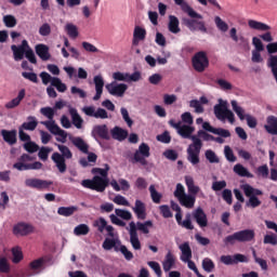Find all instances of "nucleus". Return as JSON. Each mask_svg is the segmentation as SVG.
<instances>
[{
    "instance_id": "obj_57",
    "label": "nucleus",
    "mask_w": 277,
    "mask_h": 277,
    "mask_svg": "<svg viewBox=\"0 0 277 277\" xmlns=\"http://www.w3.org/2000/svg\"><path fill=\"white\" fill-rule=\"evenodd\" d=\"M113 201L115 202V205H119L120 207H131V203L129 202V200H127V198L122 195H117Z\"/></svg>"
},
{
    "instance_id": "obj_21",
    "label": "nucleus",
    "mask_w": 277,
    "mask_h": 277,
    "mask_svg": "<svg viewBox=\"0 0 277 277\" xmlns=\"http://www.w3.org/2000/svg\"><path fill=\"white\" fill-rule=\"evenodd\" d=\"M236 234L238 236L239 243L254 241V237H256V233H254V229H242V230L236 232Z\"/></svg>"
},
{
    "instance_id": "obj_27",
    "label": "nucleus",
    "mask_w": 277,
    "mask_h": 277,
    "mask_svg": "<svg viewBox=\"0 0 277 277\" xmlns=\"http://www.w3.org/2000/svg\"><path fill=\"white\" fill-rule=\"evenodd\" d=\"M95 83V95L93 96V101H100L101 96H103V88H105V81L102 76H95L93 78Z\"/></svg>"
},
{
    "instance_id": "obj_60",
    "label": "nucleus",
    "mask_w": 277,
    "mask_h": 277,
    "mask_svg": "<svg viewBox=\"0 0 277 277\" xmlns=\"http://www.w3.org/2000/svg\"><path fill=\"white\" fill-rule=\"evenodd\" d=\"M113 79L116 81H126V83H129V72H121V71L114 72Z\"/></svg>"
},
{
    "instance_id": "obj_58",
    "label": "nucleus",
    "mask_w": 277,
    "mask_h": 277,
    "mask_svg": "<svg viewBox=\"0 0 277 277\" xmlns=\"http://www.w3.org/2000/svg\"><path fill=\"white\" fill-rule=\"evenodd\" d=\"M263 243L269 245V246H276L277 245V235L276 234H266L263 239Z\"/></svg>"
},
{
    "instance_id": "obj_16",
    "label": "nucleus",
    "mask_w": 277,
    "mask_h": 277,
    "mask_svg": "<svg viewBox=\"0 0 277 277\" xmlns=\"http://www.w3.org/2000/svg\"><path fill=\"white\" fill-rule=\"evenodd\" d=\"M30 233H34V226L28 223L19 222L13 226V235L16 237H27Z\"/></svg>"
},
{
    "instance_id": "obj_24",
    "label": "nucleus",
    "mask_w": 277,
    "mask_h": 277,
    "mask_svg": "<svg viewBox=\"0 0 277 277\" xmlns=\"http://www.w3.org/2000/svg\"><path fill=\"white\" fill-rule=\"evenodd\" d=\"M132 211L135 213L137 220H146V203L136 199Z\"/></svg>"
},
{
    "instance_id": "obj_4",
    "label": "nucleus",
    "mask_w": 277,
    "mask_h": 277,
    "mask_svg": "<svg viewBox=\"0 0 277 277\" xmlns=\"http://www.w3.org/2000/svg\"><path fill=\"white\" fill-rule=\"evenodd\" d=\"M240 189H242L245 196L249 198V200L246 202V207H251V209L261 207V201L259 200L258 196H263V190L254 188L250 184H242Z\"/></svg>"
},
{
    "instance_id": "obj_36",
    "label": "nucleus",
    "mask_w": 277,
    "mask_h": 277,
    "mask_svg": "<svg viewBox=\"0 0 277 277\" xmlns=\"http://www.w3.org/2000/svg\"><path fill=\"white\" fill-rule=\"evenodd\" d=\"M71 144H74V146H76V148H78V150L81 153L88 154V150H90L88 143H85V141L79 136L71 138Z\"/></svg>"
},
{
    "instance_id": "obj_22",
    "label": "nucleus",
    "mask_w": 277,
    "mask_h": 277,
    "mask_svg": "<svg viewBox=\"0 0 277 277\" xmlns=\"http://www.w3.org/2000/svg\"><path fill=\"white\" fill-rule=\"evenodd\" d=\"M1 135L4 142L9 144V146H14V144L18 142V132L16 130H1Z\"/></svg>"
},
{
    "instance_id": "obj_8",
    "label": "nucleus",
    "mask_w": 277,
    "mask_h": 277,
    "mask_svg": "<svg viewBox=\"0 0 277 277\" xmlns=\"http://www.w3.org/2000/svg\"><path fill=\"white\" fill-rule=\"evenodd\" d=\"M148 157H150V146L146 143H142L138 149L134 153L133 157H130V163H141V166H148Z\"/></svg>"
},
{
    "instance_id": "obj_38",
    "label": "nucleus",
    "mask_w": 277,
    "mask_h": 277,
    "mask_svg": "<svg viewBox=\"0 0 277 277\" xmlns=\"http://www.w3.org/2000/svg\"><path fill=\"white\" fill-rule=\"evenodd\" d=\"M174 263H175L174 255L172 254V252H168L162 263L163 271L170 272V269L174 267Z\"/></svg>"
},
{
    "instance_id": "obj_41",
    "label": "nucleus",
    "mask_w": 277,
    "mask_h": 277,
    "mask_svg": "<svg viewBox=\"0 0 277 277\" xmlns=\"http://www.w3.org/2000/svg\"><path fill=\"white\" fill-rule=\"evenodd\" d=\"M90 234V226L88 224H79L74 228V235L81 237Z\"/></svg>"
},
{
    "instance_id": "obj_2",
    "label": "nucleus",
    "mask_w": 277,
    "mask_h": 277,
    "mask_svg": "<svg viewBox=\"0 0 277 277\" xmlns=\"http://www.w3.org/2000/svg\"><path fill=\"white\" fill-rule=\"evenodd\" d=\"M91 172L92 174L100 175L93 176L92 180H83L81 182L82 187H85V189H92L93 192L103 194V192H105V189L109 187V177H107V174L109 172V166L106 164V169L93 168Z\"/></svg>"
},
{
    "instance_id": "obj_48",
    "label": "nucleus",
    "mask_w": 277,
    "mask_h": 277,
    "mask_svg": "<svg viewBox=\"0 0 277 277\" xmlns=\"http://www.w3.org/2000/svg\"><path fill=\"white\" fill-rule=\"evenodd\" d=\"M202 269H205L208 274H211L213 269H215V263H213V260L206 258L202 260Z\"/></svg>"
},
{
    "instance_id": "obj_28",
    "label": "nucleus",
    "mask_w": 277,
    "mask_h": 277,
    "mask_svg": "<svg viewBox=\"0 0 277 277\" xmlns=\"http://www.w3.org/2000/svg\"><path fill=\"white\" fill-rule=\"evenodd\" d=\"M181 22L175 15H169L168 29L171 34H181Z\"/></svg>"
},
{
    "instance_id": "obj_11",
    "label": "nucleus",
    "mask_w": 277,
    "mask_h": 277,
    "mask_svg": "<svg viewBox=\"0 0 277 277\" xmlns=\"http://www.w3.org/2000/svg\"><path fill=\"white\" fill-rule=\"evenodd\" d=\"M41 124L52 133V135H58L61 138H56L57 142H62V144H66V138L68 137V133L62 130L60 126L55 123V120L52 121H41Z\"/></svg>"
},
{
    "instance_id": "obj_59",
    "label": "nucleus",
    "mask_w": 277,
    "mask_h": 277,
    "mask_svg": "<svg viewBox=\"0 0 277 277\" xmlns=\"http://www.w3.org/2000/svg\"><path fill=\"white\" fill-rule=\"evenodd\" d=\"M162 155L166 159H169V161H176V159H179V153L174 149H166Z\"/></svg>"
},
{
    "instance_id": "obj_54",
    "label": "nucleus",
    "mask_w": 277,
    "mask_h": 277,
    "mask_svg": "<svg viewBox=\"0 0 277 277\" xmlns=\"http://www.w3.org/2000/svg\"><path fill=\"white\" fill-rule=\"evenodd\" d=\"M3 23H4L5 27H9L10 29H12V27H16L17 21L14 15H4Z\"/></svg>"
},
{
    "instance_id": "obj_9",
    "label": "nucleus",
    "mask_w": 277,
    "mask_h": 277,
    "mask_svg": "<svg viewBox=\"0 0 277 277\" xmlns=\"http://www.w3.org/2000/svg\"><path fill=\"white\" fill-rule=\"evenodd\" d=\"M192 62H193V68L197 72H205V70L209 68V57H207V52L205 51L197 52L193 56Z\"/></svg>"
},
{
    "instance_id": "obj_3",
    "label": "nucleus",
    "mask_w": 277,
    "mask_h": 277,
    "mask_svg": "<svg viewBox=\"0 0 277 277\" xmlns=\"http://www.w3.org/2000/svg\"><path fill=\"white\" fill-rule=\"evenodd\" d=\"M56 146L61 154L57 151L53 153L51 159L55 162L58 172L64 174L67 170L66 159H72V151H70V148L66 145L56 144Z\"/></svg>"
},
{
    "instance_id": "obj_23",
    "label": "nucleus",
    "mask_w": 277,
    "mask_h": 277,
    "mask_svg": "<svg viewBox=\"0 0 277 277\" xmlns=\"http://www.w3.org/2000/svg\"><path fill=\"white\" fill-rule=\"evenodd\" d=\"M174 2L176 5H181L182 10L185 14H188L190 18H203L200 13L196 12L187 2H184V0H174Z\"/></svg>"
},
{
    "instance_id": "obj_31",
    "label": "nucleus",
    "mask_w": 277,
    "mask_h": 277,
    "mask_svg": "<svg viewBox=\"0 0 277 277\" xmlns=\"http://www.w3.org/2000/svg\"><path fill=\"white\" fill-rule=\"evenodd\" d=\"M25 94H26L25 89H22L15 98L11 100L5 104V108L14 109L15 107H18L23 98H25Z\"/></svg>"
},
{
    "instance_id": "obj_5",
    "label": "nucleus",
    "mask_w": 277,
    "mask_h": 277,
    "mask_svg": "<svg viewBox=\"0 0 277 277\" xmlns=\"http://www.w3.org/2000/svg\"><path fill=\"white\" fill-rule=\"evenodd\" d=\"M214 116L217 120H221V122L228 120L230 124H235V114L228 109V102L222 98H220L219 104L214 106Z\"/></svg>"
},
{
    "instance_id": "obj_35",
    "label": "nucleus",
    "mask_w": 277,
    "mask_h": 277,
    "mask_svg": "<svg viewBox=\"0 0 277 277\" xmlns=\"http://www.w3.org/2000/svg\"><path fill=\"white\" fill-rule=\"evenodd\" d=\"M179 202L182 207L186 209H194L196 205V197L193 195H184L182 198L179 199Z\"/></svg>"
},
{
    "instance_id": "obj_49",
    "label": "nucleus",
    "mask_w": 277,
    "mask_h": 277,
    "mask_svg": "<svg viewBox=\"0 0 277 277\" xmlns=\"http://www.w3.org/2000/svg\"><path fill=\"white\" fill-rule=\"evenodd\" d=\"M47 264V258H39L32 262H30L29 266L30 269H42Z\"/></svg>"
},
{
    "instance_id": "obj_6",
    "label": "nucleus",
    "mask_w": 277,
    "mask_h": 277,
    "mask_svg": "<svg viewBox=\"0 0 277 277\" xmlns=\"http://www.w3.org/2000/svg\"><path fill=\"white\" fill-rule=\"evenodd\" d=\"M36 159L35 157L30 156L29 154H23L18 161L13 164V168L15 170H18L19 172H25L27 170H42V162L35 161L32 163H29V161H34Z\"/></svg>"
},
{
    "instance_id": "obj_20",
    "label": "nucleus",
    "mask_w": 277,
    "mask_h": 277,
    "mask_svg": "<svg viewBox=\"0 0 277 277\" xmlns=\"http://www.w3.org/2000/svg\"><path fill=\"white\" fill-rule=\"evenodd\" d=\"M35 53L42 60V62H49L51 60V52H49V45L44 43H38L35 47Z\"/></svg>"
},
{
    "instance_id": "obj_1",
    "label": "nucleus",
    "mask_w": 277,
    "mask_h": 277,
    "mask_svg": "<svg viewBox=\"0 0 277 277\" xmlns=\"http://www.w3.org/2000/svg\"><path fill=\"white\" fill-rule=\"evenodd\" d=\"M177 133L184 137V140H192L193 143L186 149L187 161H189L192 166H198V163H200V150H202V141L197 135H192V133H194V128L190 126H180Z\"/></svg>"
},
{
    "instance_id": "obj_47",
    "label": "nucleus",
    "mask_w": 277,
    "mask_h": 277,
    "mask_svg": "<svg viewBox=\"0 0 277 277\" xmlns=\"http://www.w3.org/2000/svg\"><path fill=\"white\" fill-rule=\"evenodd\" d=\"M94 228H97L98 233H105L107 227V220L105 217H100L93 222Z\"/></svg>"
},
{
    "instance_id": "obj_18",
    "label": "nucleus",
    "mask_w": 277,
    "mask_h": 277,
    "mask_svg": "<svg viewBox=\"0 0 277 277\" xmlns=\"http://www.w3.org/2000/svg\"><path fill=\"white\" fill-rule=\"evenodd\" d=\"M92 137H94V140H98V137L100 140H111L107 124L95 126L92 130Z\"/></svg>"
},
{
    "instance_id": "obj_30",
    "label": "nucleus",
    "mask_w": 277,
    "mask_h": 277,
    "mask_svg": "<svg viewBox=\"0 0 277 277\" xmlns=\"http://www.w3.org/2000/svg\"><path fill=\"white\" fill-rule=\"evenodd\" d=\"M180 250L182 252L181 261L183 263H188V261H192V247H189V242H184L180 246Z\"/></svg>"
},
{
    "instance_id": "obj_53",
    "label": "nucleus",
    "mask_w": 277,
    "mask_h": 277,
    "mask_svg": "<svg viewBox=\"0 0 277 277\" xmlns=\"http://www.w3.org/2000/svg\"><path fill=\"white\" fill-rule=\"evenodd\" d=\"M159 211H160L162 217H164V220H168V219L174 216V214L172 213V210H170V206H168V205L160 206Z\"/></svg>"
},
{
    "instance_id": "obj_43",
    "label": "nucleus",
    "mask_w": 277,
    "mask_h": 277,
    "mask_svg": "<svg viewBox=\"0 0 277 277\" xmlns=\"http://www.w3.org/2000/svg\"><path fill=\"white\" fill-rule=\"evenodd\" d=\"M11 51H13L15 62H21V60H23L27 53V50H23L15 44L11 45Z\"/></svg>"
},
{
    "instance_id": "obj_42",
    "label": "nucleus",
    "mask_w": 277,
    "mask_h": 277,
    "mask_svg": "<svg viewBox=\"0 0 277 277\" xmlns=\"http://www.w3.org/2000/svg\"><path fill=\"white\" fill-rule=\"evenodd\" d=\"M75 211H77V207H60L57 209L58 215H63V217H70V215L75 214Z\"/></svg>"
},
{
    "instance_id": "obj_29",
    "label": "nucleus",
    "mask_w": 277,
    "mask_h": 277,
    "mask_svg": "<svg viewBox=\"0 0 277 277\" xmlns=\"http://www.w3.org/2000/svg\"><path fill=\"white\" fill-rule=\"evenodd\" d=\"M110 133L113 140H117L118 142H124V138L129 137V132L120 127H115Z\"/></svg>"
},
{
    "instance_id": "obj_62",
    "label": "nucleus",
    "mask_w": 277,
    "mask_h": 277,
    "mask_svg": "<svg viewBox=\"0 0 277 277\" xmlns=\"http://www.w3.org/2000/svg\"><path fill=\"white\" fill-rule=\"evenodd\" d=\"M24 148L27 153H38V149L40 148L38 144L35 142L28 141L27 143L24 144Z\"/></svg>"
},
{
    "instance_id": "obj_13",
    "label": "nucleus",
    "mask_w": 277,
    "mask_h": 277,
    "mask_svg": "<svg viewBox=\"0 0 277 277\" xmlns=\"http://www.w3.org/2000/svg\"><path fill=\"white\" fill-rule=\"evenodd\" d=\"M26 187H30L31 189H38V192H42L44 189H49L51 185H53V181L40 180V179H27L25 181Z\"/></svg>"
},
{
    "instance_id": "obj_52",
    "label": "nucleus",
    "mask_w": 277,
    "mask_h": 277,
    "mask_svg": "<svg viewBox=\"0 0 277 277\" xmlns=\"http://www.w3.org/2000/svg\"><path fill=\"white\" fill-rule=\"evenodd\" d=\"M115 213L117 217H121V220H133V214L129 212L128 210H122V209H115Z\"/></svg>"
},
{
    "instance_id": "obj_44",
    "label": "nucleus",
    "mask_w": 277,
    "mask_h": 277,
    "mask_svg": "<svg viewBox=\"0 0 277 277\" xmlns=\"http://www.w3.org/2000/svg\"><path fill=\"white\" fill-rule=\"evenodd\" d=\"M149 194L155 205H159V202H161V198H163V196L159 192H157L155 185L153 184L149 186Z\"/></svg>"
},
{
    "instance_id": "obj_56",
    "label": "nucleus",
    "mask_w": 277,
    "mask_h": 277,
    "mask_svg": "<svg viewBox=\"0 0 277 277\" xmlns=\"http://www.w3.org/2000/svg\"><path fill=\"white\" fill-rule=\"evenodd\" d=\"M65 29H66L69 38H77L79 36V30L77 29V27L74 24H67L65 26Z\"/></svg>"
},
{
    "instance_id": "obj_50",
    "label": "nucleus",
    "mask_w": 277,
    "mask_h": 277,
    "mask_svg": "<svg viewBox=\"0 0 277 277\" xmlns=\"http://www.w3.org/2000/svg\"><path fill=\"white\" fill-rule=\"evenodd\" d=\"M52 87L56 88L57 92H66V90H68V87H66V83L62 82V79L60 78H53Z\"/></svg>"
},
{
    "instance_id": "obj_19",
    "label": "nucleus",
    "mask_w": 277,
    "mask_h": 277,
    "mask_svg": "<svg viewBox=\"0 0 277 277\" xmlns=\"http://www.w3.org/2000/svg\"><path fill=\"white\" fill-rule=\"evenodd\" d=\"M193 217L198 224V226H200V228H207V226H209V220L207 219V213H205V210H202V208L200 207L197 208L193 212Z\"/></svg>"
},
{
    "instance_id": "obj_10",
    "label": "nucleus",
    "mask_w": 277,
    "mask_h": 277,
    "mask_svg": "<svg viewBox=\"0 0 277 277\" xmlns=\"http://www.w3.org/2000/svg\"><path fill=\"white\" fill-rule=\"evenodd\" d=\"M183 25L189 29V31H201V34H207V26L205 22H202V18L198 17H184L182 18Z\"/></svg>"
},
{
    "instance_id": "obj_55",
    "label": "nucleus",
    "mask_w": 277,
    "mask_h": 277,
    "mask_svg": "<svg viewBox=\"0 0 277 277\" xmlns=\"http://www.w3.org/2000/svg\"><path fill=\"white\" fill-rule=\"evenodd\" d=\"M189 107L195 109L196 114H205V107H202V104H200V101H198V100L190 101Z\"/></svg>"
},
{
    "instance_id": "obj_63",
    "label": "nucleus",
    "mask_w": 277,
    "mask_h": 277,
    "mask_svg": "<svg viewBox=\"0 0 277 277\" xmlns=\"http://www.w3.org/2000/svg\"><path fill=\"white\" fill-rule=\"evenodd\" d=\"M40 113L42 114V116H45V118H49L50 121H53V118L55 116V110H53V108L43 107L40 109Z\"/></svg>"
},
{
    "instance_id": "obj_7",
    "label": "nucleus",
    "mask_w": 277,
    "mask_h": 277,
    "mask_svg": "<svg viewBox=\"0 0 277 277\" xmlns=\"http://www.w3.org/2000/svg\"><path fill=\"white\" fill-rule=\"evenodd\" d=\"M170 205L172 211H176L175 220L177 222V225L182 226V228H186V230H194V224L192 223V213H187L183 221V210L181 209V206H179V203H176L174 200H171Z\"/></svg>"
},
{
    "instance_id": "obj_17",
    "label": "nucleus",
    "mask_w": 277,
    "mask_h": 277,
    "mask_svg": "<svg viewBox=\"0 0 277 277\" xmlns=\"http://www.w3.org/2000/svg\"><path fill=\"white\" fill-rule=\"evenodd\" d=\"M129 227L130 243L133 250H142V242L140 241V236L137 235V227L135 226V222H130Z\"/></svg>"
},
{
    "instance_id": "obj_15",
    "label": "nucleus",
    "mask_w": 277,
    "mask_h": 277,
    "mask_svg": "<svg viewBox=\"0 0 277 277\" xmlns=\"http://www.w3.org/2000/svg\"><path fill=\"white\" fill-rule=\"evenodd\" d=\"M83 114L85 116H89L90 118H101V120H106V118H109V115L107 114V110L104 108H94V106H85L82 108Z\"/></svg>"
},
{
    "instance_id": "obj_34",
    "label": "nucleus",
    "mask_w": 277,
    "mask_h": 277,
    "mask_svg": "<svg viewBox=\"0 0 277 277\" xmlns=\"http://www.w3.org/2000/svg\"><path fill=\"white\" fill-rule=\"evenodd\" d=\"M88 158H80L79 163L82 168H88V166H94L96 163V159H98V156L94 153H90V149H88Z\"/></svg>"
},
{
    "instance_id": "obj_46",
    "label": "nucleus",
    "mask_w": 277,
    "mask_h": 277,
    "mask_svg": "<svg viewBox=\"0 0 277 277\" xmlns=\"http://www.w3.org/2000/svg\"><path fill=\"white\" fill-rule=\"evenodd\" d=\"M185 183H186L189 194H193L194 196H196V194H198V192H200V187L195 186L194 179L185 177Z\"/></svg>"
},
{
    "instance_id": "obj_25",
    "label": "nucleus",
    "mask_w": 277,
    "mask_h": 277,
    "mask_svg": "<svg viewBox=\"0 0 277 277\" xmlns=\"http://www.w3.org/2000/svg\"><path fill=\"white\" fill-rule=\"evenodd\" d=\"M264 129L269 135H277V117L274 115L268 116Z\"/></svg>"
},
{
    "instance_id": "obj_12",
    "label": "nucleus",
    "mask_w": 277,
    "mask_h": 277,
    "mask_svg": "<svg viewBox=\"0 0 277 277\" xmlns=\"http://www.w3.org/2000/svg\"><path fill=\"white\" fill-rule=\"evenodd\" d=\"M232 107L240 120H247V124H248L249 129H256V124H258L256 118H254L250 115H243V108H241L237 104V101H232Z\"/></svg>"
},
{
    "instance_id": "obj_51",
    "label": "nucleus",
    "mask_w": 277,
    "mask_h": 277,
    "mask_svg": "<svg viewBox=\"0 0 277 277\" xmlns=\"http://www.w3.org/2000/svg\"><path fill=\"white\" fill-rule=\"evenodd\" d=\"M12 254H13V263H21L23 261V250L21 247H14L12 249Z\"/></svg>"
},
{
    "instance_id": "obj_64",
    "label": "nucleus",
    "mask_w": 277,
    "mask_h": 277,
    "mask_svg": "<svg viewBox=\"0 0 277 277\" xmlns=\"http://www.w3.org/2000/svg\"><path fill=\"white\" fill-rule=\"evenodd\" d=\"M40 36L47 37L51 36V25L49 23H44L39 28Z\"/></svg>"
},
{
    "instance_id": "obj_14",
    "label": "nucleus",
    "mask_w": 277,
    "mask_h": 277,
    "mask_svg": "<svg viewBox=\"0 0 277 277\" xmlns=\"http://www.w3.org/2000/svg\"><path fill=\"white\" fill-rule=\"evenodd\" d=\"M106 90L111 94V96H119L121 98L124 96L127 90H129V85L114 81L109 84H106Z\"/></svg>"
},
{
    "instance_id": "obj_39",
    "label": "nucleus",
    "mask_w": 277,
    "mask_h": 277,
    "mask_svg": "<svg viewBox=\"0 0 277 277\" xmlns=\"http://www.w3.org/2000/svg\"><path fill=\"white\" fill-rule=\"evenodd\" d=\"M135 226L136 232L140 230L143 235H148V233H150V229L148 228H153V221H145L144 223L136 222Z\"/></svg>"
},
{
    "instance_id": "obj_61",
    "label": "nucleus",
    "mask_w": 277,
    "mask_h": 277,
    "mask_svg": "<svg viewBox=\"0 0 277 277\" xmlns=\"http://www.w3.org/2000/svg\"><path fill=\"white\" fill-rule=\"evenodd\" d=\"M206 159H208L210 163H220V158H217L215 151L211 149L206 150Z\"/></svg>"
},
{
    "instance_id": "obj_40",
    "label": "nucleus",
    "mask_w": 277,
    "mask_h": 277,
    "mask_svg": "<svg viewBox=\"0 0 277 277\" xmlns=\"http://www.w3.org/2000/svg\"><path fill=\"white\" fill-rule=\"evenodd\" d=\"M28 122H24L19 129H22L23 131H36L37 127H38V122L36 121V117H28Z\"/></svg>"
},
{
    "instance_id": "obj_37",
    "label": "nucleus",
    "mask_w": 277,
    "mask_h": 277,
    "mask_svg": "<svg viewBox=\"0 0 277 277\" xmlns=\"http://www.w3.org/2000/svg\"><path fill=\"white\" fill-rule=\"evenodd\" d=\"M234 172L235 174H238V176H246L247 179L254 177V175L250 173V171H248L246 167H243V164L241 163H237L234 166Z\"/></svg>"
},
{
    "instance_id": "obj_33",
    "label": "nucleus",
    "mask_w": 277,
    "mask_h": 277,
    "mask_svg": "<svg viewBox=\"0 0 277 277\" xmlns=\"http://www.w3.org/2000/svg\"><path fill=\"white\" fill-rule=\"evenodd\" d=\"M69 115L71 116V122L76 129H81V127H83V118H81L77 108H69Z\"/></svg>"
},
{
    "instance_id": "obj_45",
    "label": "nucleus",
    "mask_w": 277,
    "mask_h": 277,
    "mask_svg": "<svg viewBox=\"0 0 277 277\" xmlns=\"http://www.w3.org/2000/svg\"><path fill=\"white\" fill-rule=\"evenodd\" d=\"M214 24L219 31H223V34H226V31H228V24H226V22H224L222 17L215 16Z\"/></svg>"
},
{
    "instance_id": "obj_26",
    "label": "nucleus",
    "mask_w": 277,
    "mask_h": 277,
    "mask_svg": "<svg viewBox=\"0 0 277 277\" xmlns=\"http://www.w3.org/2000/svg\"><path fill=\"white\" fill-rule=\"evenodd\" d=\"M144 40H146V30L140 26H135L132 39L133 47H137L140 42H144Z\"/></svg>"
},
{
    "instance_id": "obj_32",
    "label": "nucleus",
    "mask_w": 277,
    "mask_h": 277,
    "mask_svg": "<svg viewBox=\"0 0 277 277\" xmlns=\"http://www.w3.org/2000/svg\"><path fill=\"white\" fill-rule=\"evenodd\" d=\"M248 26L250 27V29H255L256 31H269V29H272L269 25L254 19H249Z\"/></svg>"
}]
</instances>
